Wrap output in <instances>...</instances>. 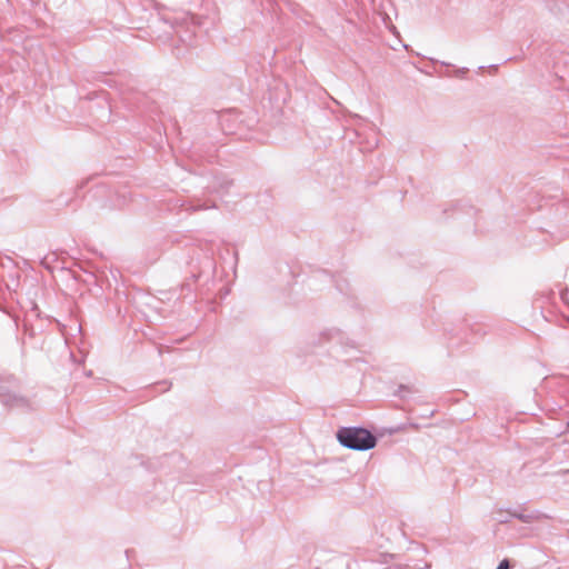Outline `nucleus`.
<instances>
[{"mask_svg":"<svg viewBox=\"0 0 569 569\" xmlns=\"http://www.w3.org/2000/svg\"><path fill=\"white\" fill-rule=\"evenodd\" d=\"M337 437L341 445L350 449L368 450L376 446V438L362 428H342Z\"/></svg>","mask_w":569,"mask_h":569,"instance_id":"1","label":"nucleus"},{"mask_svg":"<svg viewBox=\"0 0 569 569\" xmlns=\"http://www.w3.org/2000/svg\"><path fill=\"white\" fill-rule=\"evenodd\" d=\"M497 569H509L508 560H502Z\"/></svg>","mask_w":569,"mask_h":569,"instance_id":"2","label":"nucleus"}]
</instances>
